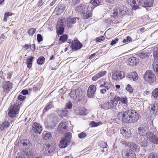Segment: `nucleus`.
I'll return each mask as SVG.
<instances>
[{"mask_svg":"<svg viewBox=\"0 0 158 158\" xmlns=\"http://www.w3.org/2000/svg\"><path fill=\"white\" fill-rule=\"evenodd\" d=\"M102 123L101 122H95L94 121H92L91 123V124L92 127H96L102 124Z\"/></svg>","mask_w":158,"mask_h":158,"instance_id":"de8ad7c7","label":"nucleus"},{"mask_svg":"<svg viewBox=\"0 0 158 158\" xmlns=\"http://www.w3.org/2000/svg\"><path fill=\"white\" fill-rule=\"evenodd\" d=\"M10 125V123L8 121H5L3 122L0 124V130L1 131L6 129Z\"/></svg>","mask_w":158,"mask_h":158,"instance_id":"393cba45","label":"nucleus"},{"mask_svg":"<svg viewBox=\"0 0 158 158\" xmlns=\"http://www.w3.org/2000/svg\"><path fill=\"white\" fill-rule=\"evenodd\" d=\"M21 94L23 95H26L28 94V91L27 90L23 89L21 92Z\"/></svg>","mask_w":158,"mask_h":158,"instance_id":"774afa93","label":"nucleus"},{"mask_svg":"<svg viewBox=\"0 0 158 158\" xmlns=\"http://www.w3.org/2000/svg\"><path fill=\"white\" fill-rule=\"evenodd\" d=\"M123 157L125 158H135V153L129 149H124L122 152Z\"/></svg>","mask_w":158,"mask_h":158,"instance_id":"6e6552de","label":"nucleus"},{"mask_svg":"<svg viewBox=\"0 0 158 158\" xmlns=\"http://www.w3.org/2000/svg\"><path fill=\"white\" fill-rule=\"evenodd\" d=\"M77 19L78 21L79 18V17H69L67 19V26L69 27H71L73 26V24L76 22Z\"/></svg>","mask_w":158,"mask_h":158,"instance_id":"a211bd4d","label":"nucleus"},{"mask_svg":"<svg viewBox=\"0 0 158 158\" xmlns=\"http://www.w3.org/2000/svg\"><path fill=\"white\" fill-rule=\"evenodd\" d=\"M56 121V118L54 114H51L49 116V123L51 126H54Z\"/></svg>","mask_w":158,"mask_h":158,"instance_id":"b1692460","label":"nucleus"},{"mask_svg":"<svg viewBox=\"0 0 158 158\" xmlns=\"http://www.w3.org/2000/svg\"><path fill=\"white\" fill-rule=\"evenodd\" d=\"M52 138L51 135L50 133H47L45 134V136L44 137V139L47 140L48 139H50Z\"/></svg>","mask_w":158,"mask_h":158,"instance_id":"864d4df0","label":"nucleus"},{"mask_svg":"<svg viewBox=\"0 0 158 158\" xmlns=\"http://www.w3.org/2000/svg\"><path fill=\"white\" fill-rule=\"evenodd\" d=\"M42 130V126L39 123L35 122L32 124V130L35 133L40 134Z\"/></svg>","mask_w":158,"mask_h":158,"instance_id":"f8f14e48","label":"nucleus"},{"mask_svg":"<svg viewBox=\"0 0 158 158\" xmlns=\"http://www.w3.org/2000/svg\"><path fill=\"white\" fill-rule=\"evenodd\" d=\"M57 33L58 35H61L63 33L64 29L61 26H59L57 27Z\"/></svg>","mask_w":158,"mask_h":158,"instance_id":"e433bc0d","label":"nucleus"},{"mask_svg":"<svg viewBox=\"0 0 158 158\" xmlns=\"http://www.w3.org/2000/svg\"><path fill=\"white\" fill-rule=\"evenodd\" d=\"M37 41L39 42H40L43 40L42 36L40 34H38L37 35Z\"/></svg>","mask_w":158,"mask_h":158,"instance_id":"5fc2aeb1","label":"nucleus"},{"mask_svg":"<svg viewBox=\"0 0 158 158\" xmlns=\"http://www.w3.org/2000/svg\"><path fill=\"white\" fill-rule=\"evenodd\" d=\"M86 12L85 13H83V17L84 19H87L89 17H91L92 15V13L91 11L89 10V8H88V10H86Z\"/></svg>","mask_w":158,"mask_h":158,"instance_id":"bb28decb","label":"nucleus"},{"mask_svg":"<svg viewBox=\"0 0 158 158\" xmlns=\"http://www.w3.org/2000/svg\"><path fill=\"white\" fill-rule=\"evenodd\" d=\"M138 56L141 58L143 59L146 58L148 56V53H147L142 52L138 54Z\"/></svg>","mask_w":158,"mask_h":158,"instance_id":"79ce46f5","label":"nucleus"},{"mask_svg":"<svg viewBox=\"0 0 158 158\" xmlns=\"http://www.w3.org/2000/svg\"><path fill=\"white\" fill-rule=\"evenodd\" d=\"M33 58V57H28L27 59V63H32Z\"/></svg>","mask_w":158,"mask_h":158,"instance_id":"680f3d73","label":"nucleus"},{"mask_svg":"<svg viewBox=\"0 0 158 158\" xmlns=\"http://www.w3.org/2000/svg\"><path fill=\"white\" fill-rule=\"evenodd\" d=\"M89 8V5L88 4H81L77 6L75 9V10L78 13H83L87 10Z\"/></svg>","mask_w":158,"mask_h":158,"instance_id":"9b49d317","label":"nucleus"},{"mask_svg":"<svg viewBox=\"0 0 158 158\" xmlns=\"http://www.w3.org/2000/svg\"><path fill=\"white\" fill-rule=\"evenodd\" d=\"M154 0H142L141 1L139 4L140 6L144 7H150L153 4Z\"/></svg>","mask_w":158,"mask_h":158,"instance_id":"2eb2a0df","label":"nucleus"},{"mask_svg":"<svg viewBox=\"0 0 158 158\" xmlns=\"http://www.w3.org/2000/svg\"><path fill=\"white\" fill-rule=\"evenodd\" d=\"M82 94L81 89L78 88L76 89L72 90L69 95L71 98L75 100H80L79 98L82 96Z\"/></svg>","mask_w":158,"mask_h":158,"instance_id":"39448f33","label":"nucleus"},{"mask_svg":"<svg viewBox=\"0 0 158 158\" xmlns=\"http://www.w3.org/2000/svg\"><path fill=\"white\" fill-rule=\"evenodd\" d=\"M121 133L126 138L128 139L131 136L130 132L126 128H121L120 130Z\"/></svg>","mask_w":158,"mask_h":158,"instance_id":"412c9836","label":"nucleus"},{"mask_svg":"<svg viewBox=\"0 0 158 158\" xmlns=\"http://www.w3.org/2000/svg\"><path fill=\"white\" fill-rule=\"evenodd\" d=\"M152 95L155 99L158 100V88L153 90L152 93Z\"/></svg>","mask_w":158,"mask_h":158,"instance_id":"473e14b6","label":"nucleus"},{"mask_svg":"<svg viewBox=\"0 0 158 158\" xmlns=\"http://www.w3.org/2000/svg\"><path fill=\"white\" fill-rule=\"evenodd\" d=\"M130 76H131V77L133 81L136 80L138 78V74L135 72L132 73L131 75H130Z\"/></svg>","mask_w":158,"mask_h":158,"instance_id":"f704fd0d","label":"nucleus"},{"mask_svg":"<svg viewBox=\"0 0 158 158\" xmlns=\"http://www.w3.org/2000/svg\"><path fill=\"white\" fill-rule=\"evenodd\" d=\"M127 10L126 6L121 7L120 8H117L113 10L111 16L116 18L118 16H121L125 14L127 12Z\"/></svg>","mask_w":158,"mask_h":158,"instance_id":"20e7f679","label":"nucleus"},{"mask_svg":"<svg viewBox=\"0 0 158 158\" xmlns=\"http://www.w3.org/2000/svg\"><path fill=\"white\" fill-rule=\"evenodd\" d=\"M72 107V104L71 102H69L66 104V107L65 108L69 109H71Z\"/></svg>","mask_w":158,"mask_h":158,"instance_id":"13d9d810","label":"nucleus"},{"mask_svg":"<svg viewBox=\"0 0 158 158\" xmlns=\"http://www.w3.org/2000/svg\"><path fill=\"white\" fill-rule=\"evenodd\" d=\"M71 137V135L70 133L69 132L65 134L64 138V139H65L68 142H70Z\"/></svg>","mask_w":158,"mask_h":158,"instance_id":"ea45409f","label":"nucleus"},{"mask_svg":"<svg viewBox=\"0 0 158 158\" xmlns=\"http://www.w3.org/2000/svg\"><path fill=\"white\" fill-rule=\"evenodd\" d=\"M20 146L25 150H29L30 149V142L27 139L21 141L20 142Z\"/></svg>","mask_w":158,"mask_h":158,"instance_id":"dca6fc26","label":"nucleus"},{"mask_svg":"<svg viewBox=\"0 0 158 158\" xmlns=\"http://www.w3.org/2000/svg\"><path fill=\"white\" fill-rule=\"evenodd\" d=\"M129 146L130 148L136 152L139 151V147L133 142L129 143Z\"/></svg>","mask_w":158,"mask_h":158,"instance_id":"c85d7f7f","label":"nucleus"},{"mask_svg":"<svg viewBox=\"0 0 158 158\" xmlns=\"http://www.w3.org/2000/svg\"><path fill=\"white\" fill-rule=\"evenodd\" d=\"M119 78L122 79L125 77V73L123 71H117Z\"/></svg>","mask_w":158,"mask_h":158,"instance_id":"a19ab883","label":"nucleus"},{"mask_svg":"<svg viewBox=\"0 0 158 158\" xmlns=\"http://www.w3.org/2000/svg\"><path fill=\"white\" fill-rule=\"evenodd\" d=\"M128 61L130 63V64L132 66L136 65L139 62L138 59L135 57L130 58L128 59Z\"/></svg>","mask_w":158,"mask_h":158,"instance_id":"a878e982","label":"nucleus"},{"mask_svg":"<svg viewBox=\"0 0 158 158\" xmlns=\"http://www.w3.org/2000/svg\"><path fill=\"white\" fill-rule=\"evenodd\" d=\"M131 41L132 39L129 36H127L126 37V39H124L123 40V43L127 44L128 43L131 42Z\"/></svg>","mask_w":158,"mask_h":158,"instance_id":"a18cd8bd","label":"nucleus"},{"mask_svg":"<svg viewBox=\"0 0 158 158\" xmlns=\"http://www.w3.org/2000/svg\"><path fill=\"white\" fill-rule=\"evenodd\" d=\"M12 83L10 81L3 82L2 85L3 91L5 93H8L12 89Z\"/></svg>","mask_w":158,"mask_h":158,"instance_id":"1a4fd4ad","label":"nucleus"},{"mask_svg":"<svg viewBox=\"0 0 158 158\" xmlns=\"http://www.w3.org/2000/svg\"><path fill=\"white\" fill-rule=\"evenodd\" d=\"M13 13L11 12H6L4 15V18L3 19V21L4 22H6L7 21V18L10 16L12 15Z\"/></svg>","mask_w":158,"mask_h":158,"instance_id":"37998d69","label":"nucleus"},{"mask_svg":"<svg viewBox=\"0 0 158 158\" xmlns=\"http://www.w3.org/2000/svg\"><path fill=\"white\" fill-rule=\"evenodd\" d=\"M19 106L13 105H11L8 114L9 116L11 118L15 117L19 112Z\"/></svg>","mask_w":158,"mask_h":158,"instance_id":"423d86ee","label":"nucleus"},{"mask_svg":"<svg viewBox=\"0 0 158 158\" xmlns=\"http://www.w3.org/2000/svg\"><path fill=\"white\" fill-rule=\"evenodd\" d=\"M91 3L92 5L95 6L102 4V0H91Z\"/></svg>","mask_w":158,"mask_h":158,"instance_id":"7c9ffc66","label":"nucleus"},{"mask_svg":"<svg viewBox=\"0 0 158 158\" xmlns=\"http://www.w3.org/2000/svg\"><path fill=\"white\" fill-rule=\"evenodd\" d=\"M104 40V37L103 36H101L97 38L96 40V41L97 42H100Z\"/></svg>","mask_w":158,"mask_h":158,"instance_id":"6e6d98bb","label":"nucleus"},{"mask_svg":"<svg viewBox=\"0 0 158 158\" xmlns=\"http://www.w3.org/2000/svg\"><path fill=\"white\" fill-rule=\"evenodd\" d=\"M53 107L52 102H49L47 104L46 106L44 108L43 112L47 111L49 109L53 108Z\"/></svg>","mask_w":158,"mask_h":158,"instance_id":"2f4dec72","label":"nucleus"},{"mask_svg":"<svg viewBox=\"0 0 158 158\" xmlns=\"http://www.w3.org/2000/svg\"><path fill=\"white\" fill-rule=\"evenodd\" d=\"M123 146L125 147H127L129 145V143H128L127 142L124 141H122L121 142Z\"/></svg>","mask_w":158,"mask_h":158,"instance_id":"0e129e2a","label":"nucleus"},{"mask_svg":"<svg viewBox=\"0 0 158 158\" xmlns=\"http://www.w3.org/2000/svg\"><path fill=\"white\" fill-rule=\"evenodd\" d=\"M69 142L67 141L64 138L60 142L59 145V147L61 148H64L67 146V143Z\"/></svg>","mask_w":158,"mask_h":158,"instance_id":"c756f323","label":"nucleus"},{"mask_svg":"<svg viewBox=\"0 0 158 158\" xmlns=\"http://www.w3.org/2000/svg\"><path fill=\"white\" fill-rule=\"evenodd\" d=\"M109 83H108L105 81L103 84L100 85V88H101L100 91L101 94H104L106 92L107 90L109 89Z\"/></svg>","mask_w":158,"mask_h":158,"instance_id":"f3484780","label":"nucleus"},{"mask_svg":"<svg viewBox=\"0 0 158 158\" xmlns=\"http://www.w3.org/2000/svg\"><path fill=\"white\" fill-rule=\"evenodd\" d=\"M112 78L115 80H118L119 79L118 72L116 71L114 73H112Z\"/></svg>","mask_w":158,"mask_h":158,"instance_id":"4c0bfd02","label":"nucleus"},{"mask_svg":"<svg viewBox=\"0 0 158 158\" xmlns=\"http://www.w3.org/2000/svg\"><path fill=\"white\" fill-rule=\"evenodd\" d=\"M82 44L77 40L72 41L70 47L73 51H76L81 48L82 47Z\"/></svg>","mask_w":158,"mask_h":158,"instance_id":"ddd939ff","label":"nucleus"},{"mask_svg":"<svg viewBox=\"0 0 158 158\" xmlns=\"http://www.w3.org/2000/svg\"><path fill=\"white\" fill-rule=\"evenodd\" d=\"M99 78V76L97 73L96 74L92 77V79L93 81H96Z\"/></svg>","mask_w":158,"mask_h":158,"instance_id":"052dcab7","label":"nucleus"},{"mask_svg":"<svg viewBox=\"0 0 158 158\" xmlns=\"http://www.w3.org/2000/svg\"><path fill=\"white\" fill-rule=\"evenodd\" d=\"M69 111L70 110L67 109L66 108H65L64 110H58V114L60 116L63 118L68 116Z\"/></svg>","mask_w":158,"mask_h":158,"instance_id":"4be33fe9","label":"nucleus"},{"mask_svg":"<svg viewBox=\"0 0 158 158\" xmlns=\"http://www.w3.org/2000/svg\"><path fill=\"white\" fill-rule=\"evenodd\" d=\"M146 138L153 143L158 144V133L154 135L152 132H148L146 133Z\"/></svg>","mask_w":158,"mask_h":158,"instance_id":"0eeeda50","label":"nucleus"},{"mask_svg":"<svg viewBox=\"0 0 158 158\" xmlns=\"http://www.w3.org/2000/svg\"><path fill=\"white\" fill-rule=\"evenodd\" d=\"M143 78L150 84L153 83L156 80V77L152 71L151 70L147 71L143 75Z\"/></svg>","mask_w":158,"mask_h":158,"instance_id":"7ed1b4c3","label":"nucleus"},{"mask_svg":"<svg viewBox=\"0 0 158 158\" xmlns=\"http://www.w3.org/2000/svg\"><path fill=\"white\" fill-rule=\"evenodd\" d=\"M117 116L119 120L127 123L136 122L139 118V115L138 113L131 110L119 112Z\"/></svg>","mask_w":158,"mask_h":158,"instance_id":"f257e3e1","label":"nucleus"},{"mask_svg":"<svg viewBox=\"0 0 158 158\" xmlns=\"http://www.w3.org/2000/svg\"><path fill=\"white\" fill-rule=\"evenodd\" d=\"M18 99L19 100L22 101L24 99L25 97L22 95H19L18 96Z\"/></svg>","mask_w":158,"mask_h":158,"instance_id":"69168bd1","label":"nucleus"},{"mask_svg":"<svg viewBox=\"0 0 158 158\" xmlns=\"http://www.w3.org/2000/svg\"><path fill=\"white\" fill-rule=\"evenodd\" d=\"M110 95L111 97L109 102H105L103 104L99 105L100 108L105 110L112 109L114 108L119 101V97L115 95L114 93L111 92Z\"/></svg>","mask_w":158,"mask_h":158,"instance_id":"f03ea898","label":"nucleus"},{"mask_svg":"<svg viewBox=\"0 0 158 158\" xmlns=\"http://www.w3.org/2000/svg\"><path fill=\"white\" fill-rule=\"evenodd\" d=\"M45 59L43 56L39 57L37 60V63L39 65H41L44 64Z\"/></svg>","mask_w":158,"mask_h":158,"instance_id":"72a5a7b5","label":"nucleus"},{"mask_svg":"<svg viewBox=\"0 0 158 158\" xmlns=\"http://www.w3.org/2000/svg\"><path fill=\"white\" fill-rule=\"evenodd\" d=\"M107 147V144L106 143L104 142H102L100 144V147L102 148H106Z\"/></svg>","mask_w":158,"mask_h":158,"instance_id":"4d7b16f0","label":"nucleus"},{"mask_svg":"<svg viewBox=\"0 0 158 158\" xmlns=\"http://www.w3.org/2000/svg\"><path fill=\"white\" fill-rule=\"evenodd\" d=\"M149 127L146 124L141 125L138 128L137 133L140 135V137H141V136H144L145 133L146 135L147 133L148 132L147 131Z\"/></svg>","mask_w":158,"mask_h":158,"instance_id":"9d476101","label":"nucleus"},{"mask_svg":"<svg viewBox=\"0 0 158 158\" xmlns=\"http://www.w3.org/2000/svg\"><path fill=\"white\" fill-rule=\"evenodd\" d=\"M153 68L155 71L158 74V62H154L152 64Z\"/></svg>","mask_w":158,"mask_h":158,"instance_id":"c9c22d12","label":"nucleus"},{"mask_svg":"<svg viewBox=\"0 0 158 158\" xmlns=\"http://www.w3.org/2000/svg\"><path fill=\"white\" fill-rule=\"evenodd\" d=\"M44 0H40L38 3V6L40 7L43 4Z\"/></svg>","mask_w":158,"mask_h":158,"instance_id":"338daca9","label":"nucleus"},{"mask_svg":"<svg viewBox=\"0 0 158 158\" xmlns=\"http://www.w3.org/2000/svg\"><path fill=\"white\" fill-rule=\"evenodd\" d=\"M130 4L131 6L133 7L135 9H137L139 6H140L139 4L141 1L140 0H129Z\"/></svg>","mask_w":158,"mask_h":158,"instance_id":"5701e85b","label":"nucleus"},{"mask_svg":"<svg viewBox=\"0 0 158 158\" xmlns=\"http://www.w3.org/2000/svg\"><path fill=\"white\" fill-rule=\"evenodd\" d=\"M126 89L130 93H132L133 90L132 87L131 85L128 84L126 88Z\"/></svg>","mask_w":158,"mask_h":158,"instance_id":"603ef678","label":"nucleus"},{"mask_svg":"<svg viewBox=\"0 0 158 158\" xmlns=\"http://www.w3.org/2000/svg\"><path fill=\"white\" fill-rule=\"evenodd\" d=\"M118 39L117 38L115 40H113L110 43V45L111 46H113L114 45L118 42Z\"/></svg>","mask_w":158,"mask_h":158,"instance_id":"bf43d9fd","label":"nucleus"},{"mask_svg":"<svg viewBox=\"0 0 158 158\" xmlns=\"http://www.w3.org/2000/svg\"><path fill=\"white\" fill-rule=\"evenodd\" d=\"M68 38V35H63L60 37L59 40L62 42L66 41Z\"/></svg>","mask_w":158,"mask_h":158,"instance_id":"58836bf2","label":"nucleus"},{"mask_svg":"<svg viewBox=\"0 0 158 158\" xmlns=\"http://www.w3.org/2000/svg\"><path fill=\"white\" fill-rule=\"evenodd\" d=\"M67 125L65 122H61L58 125V130L60 133L66 132L67 131Z\"/></svg>","mask_w":158,"mask_h":158,"instance_id":"6ab92c4d","label":"nucleus"},{"mask_svg":"<svg viewBox=\"0 0 158 158\" xmlns=\"http://www.w3.org/2000/svg\"><path fill=\"white\" fill-rule=\"evenodd\" d=\"M148 158H157L156 155L155 154L152 153L150 154L148 156Z\"/></svg>","mask_w":158,"mask_h":158,"instance_id":"e2e57ef3","label":"nucleus"},{"mask_svg":"<svg viewBox=\"0 0 158 158\" xmlns=\"http://www.w3.org/2000/svg\"><path fill=\"white\" fill-rule=\"evenodd\" d=\"M106 73V71H101L97 73L99 77V78L103 77V76L105 75Z\"/></svg>","mask_w":158,"mask_h":158,"instance_id":"8fccbe9b","label":"nucleus"},{"mask_svg":"<svg viewBox=\"0 0 158 158\" xmlns=\"http://www.w3.org/2000/svg\"><path fill=\"white\" fill-rule=\"evenodd\" d=\"M139 140L140 141L139 144L142 147H145L147 145V141L144 136H141L139 139Z\"/></svg>","mask_w":158,"mask_h":158,"instance_id":"cd10ccee","label":"nucleus"},{"mask_svg":"<svg viewBox=\"0 0 158 158\" xmlns=\"http://www.w3.org/2000/svg\"><path fill=\"white\" fill-rule=\"evenodd\" d=\"M119 101H120L123 104H127V100L126 97L122 98H121L119 97Z\"/></svg>","mask_w":158,"mask_h":158,"instance_id":"09e8293b","label":"nucleus"},{"mask_svg":"<svg viewBox=\"0 0 158 158\" xmlns=\"http://www.w3.org/2000/svg\"><path fill=\"white\" fill-rule=\"evenodd\" d=\"M96 87L94 85H90L88 89L87 95L88 97L91 98L93 97L96 91Z\"/></svg>","mask_w":158,"mask_h":158,"instance_id":"4468645a","label":"nucleus"},{"mask_svg":"<svg viewBox=\"0 0 158 158\" xmlns=\"http://www.w3.org/2000/svg\"><path fill=\"white\" fill-rule=\"evenodd\" d=\"M158 105L155 103H153L151 105V111L152 112V111L155 110V109L158 108Z\"/></svg>","mask_w":158,"mask_h":158,"instance_id":"49530a36","label":"nucleus"},{"mask_svg":"<svg viewBox=\"0 0 158 158\" xmlns=\"http://www.w3.org/2000/svg\"><path fill=\"white\" fill-rule=\"evenodd\" d=\"M55 147L49 144L46 145V147L44 149V153L47 155H50L55 150Z\"/></svg>","mask_w":158,"mask_h":158,"instance_id":"aec40b11","label":"nucleus"},{"mask_svg":"<svg viewBox=\"0 0 158 158\" xmlns=\"http://www.w3.org/2000/svg\"><path fill=\"white\" fill-rule=\"evenodd\" d=\"M36 31L35 29L31 28L28 30V33L29 35L32 36L35 32Z\"/></svg>","mask_w":158,"mask_h":158,"instance_id":"c03bdc74","label":"nucleus"},{"mask_svg":"<svg viewBox=\"0 0 158 158\" xmlns=\"http://www.w3.org/2000/svg\"><path fill=\"white\" fill-rule=\"evenodd\" d=\"M86 136V134L84 132H82L78 134V137L80 139L84 138Z\"/></svg>","mask_w":158,"mask_h":158,"instance_id":"3c124183","label":"nucleus"}]
</instances>
